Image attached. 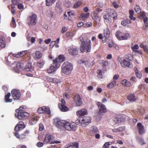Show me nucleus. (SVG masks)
<instances>
[{
	"mask_svg": "<svg viewBox=\"0 0 148 148\" xmlns=\"http://www.w3.org/2000/svg\"><path fill=\"white\" fill-rule=\"evenodd\" d=\"M81 44L80 50L82 53L84 52L87 53L90 52L91 50V41L89 39L85 40L84 39L81 40Z\"/></svg>",
	"mask_w": 148,
	"mask_h": 148,
	"instance_id": "nucleus-1",
	"label": "nucleus"
},
{
	"mask_svg": "<svg viewBox=\"0 0 148 148\" xmlns=\"http://www.w3.org/2000/svg\"><path fill=\"white\" fill-rule=\"evenodd\" d=\"M99 10V8L96 9V10L92 12L91 14L92 18L94 20V26L97 28H99L100 26V18L98 14L100 11Z\"/></svg>",
	"mask_w": 148,
	"mask_h": 148,
	"instance_id": "nucleus-2",
	"label": "nucleus"
},
{
	"mask_svg": "<svg viewBox=\"0 0 148 148\" xmlns=\"http://www.w3.org/2000/svg\"><path fill=\"white\" fill-rule=\"evenodd\" d=\"M73 69L72 64L67 61L64 63L62 66V72L67 75L71 73Z\"/></svg>",
	"mask_w": 148,
	"mask_h": 148,
	"instance_id": "nucleus-3",
	"label": "nucleus"
},
{
	"mask_svg": "<svg viewBox=\"0 0 148 148\" xmlns=\"http://www.w3.org/2000/svg\"><path fill=\"white\" fill-rule=\"evenodd\" d=\"M21 107L19 108L16 110V113L15 114V116L20 120L27 117L29 116V114L21 110Z\"/></svg>",
	"mask_w": 148,
	"mask_h": 148,
	"instance_id": "nucleus-4",
	"label": "nucleus"
},
{
	"mask_svg": "<svg viewBox=\"0 0 148 148\" xmlns=\"http://www.w3.org/2000/svg\"><path fill=\"white\" fill-rule=\"evenodd\" d=\"M76 123H70L69 122L65 121L64 125V129H65L66 130L69 131L73 130L75 131L77 130V127Z\"/></svg>",
	"mask_w": 148,
	"mask_h": 148,
	"instance_id": "nucleus-5",
	"label": "nucleus"
},
{
	"mask_svg": "<svg viewBox=\"0 0 148 148\" xmlns=\"http://www.w3.org/2000/svg\"><path fill=\"white\" fill-rule=\"evenodd\" d=\"M54 122L56 127L59 129L60 130H64L65 121L61 120L58 118H56L54 119Z\"/></svg>",
	"mask_w": 148,
	"mask_h": 148,
	"instance_id": "nucleus-6",
	"label": "nucleus"
},
{
	"mask_svg": "<svg viewBox=\"0 0 148 148\" xmlns=\"http://www.w3.org/2000/svg\"><path fill=\"white\" fill-rule=\"evenodd\" d=\"M91 118L89 116H84L81 117L79 120H77L75 121V122L77 124L79 125H82V123L86 124L89 123L91 122Z\"/></svg>",
	"mask_w": 148,
	"mask_h": 148,
	"instance_id": "nucleus-7",
	"label": "nucleus"
},
{
	"mask_svg": "<svg viewBox=\"0 0 148 148\" xmlns=\"http://www.w3.org/2000/svg\"><path fill=\"white\" fill-rule=\"evenodd\" d=\"M37 16L35 14H33L27 18V23L29 26L35 25L36 22Z\"/></svg>",
	"mask_w": 148,
	"mask_h": 148,
	"instance_id": "nucleus-8",
	"label": "nucleus"
},
{
	"mask_svg": "<svg viewBox=\"0 0 148 148\" xmlns=\"http://www.w3.org/2000/svg\"><path fill=\"white\" fill-rule=\"evenodd\" d=\"M97 105L98 108L99 114L103 115L104 113L107 112L106 108L105 105L99 102L97 103Z\"/></svg>",
	"mask_w": 148,
	"mask_h": 148,
	"instance_id": "nucleus-9",
	"label": "nucleus"
},
{
	"mask_svg": "<svg viewBox=\"0 0 148 148\" xmlns=\"http://www.w3.org/2000/svg\"><path fill=\"white\" fill-rule=\"evenodd\" d=\"M11 94L14 100L18 99L21 96L20 91L18 90L13 89L11 91Z\"/></svg>",
	"mask_w": 148,
	"mask_h": 148,
	"instance_id": "nucleus-10",
	"label": "nucleus"
},
{
	"mask_svg": "<svg viewBox=\"0 0 148 148\" xmlns=\"http://www.w3.org/2000/svg\"><path fill=\"white\" fill-rule=\"evenodd\" d=\"M14 65L16 66V67H15L14 66H13V69L16 72H17L18 71L20 70V69H22L23 67V63H18L16 61L14 62V63H12V66H13Z\"/></svg>",
	"mask_w": 148,
	"mask_h": 148,
	"instance_id": "nucleus-11",
	"label": "nucleus"
},
{
	"mask_svg": "<svg viewBox=\"0 0 148 148\" xmlns=\"http://www.w3.org/2000/svg\"><path fill=\"white\" fill-rule=\"evenodd\" d=\"M119 62L121 66L125 68L127 67L131 68L132 67V62L128 60H124L121 61H119Z\"/></svg>",
	"mask_w": 148,
	"mask_h": 148,
	"instance_id": "nucleus-12",
	"label": "nucleus"
},
{
	"mask_svg": "<svg viewBox=\"0 0 148 148\" xmlns=\"http://www.w3.org/2000/svg\"><path fill=\"white\" fill-rule=\"evenodd\" d=\"M74 100L76 103L77 105L78 106H81L82 103L81 101L82 98L79 95H76L73 97Z\"/></svg>",
	"mask_w": 148,
	"mask_h": 148,
	"instance_id": "nucleus-13",
	"label": "nucleus"
},
{
	"mask_svg": "<svg viewBox=\"0 0 148 148\" xmlns=\"http://www.w3.org/2000/svg\"><path fill=\"white\" fill-rule=\"evenodd\" d=\"M137 126L138 133L140 134H143L145 132L146 130L144 128V126L140 122L138 123Z\"/></svg>",
	"mask_w": 148,
	"mask_h": 148,
	"instance_id": "nucleus-14",
	"label": "nucleus"
},
{
	"mask_svg": "<svg viewBox=\"0 0 148 148\" xmlns=\"http://www.w3.org/2000/svg\"><path fill=\"white\" fill-rule=\"evenodd\" d=\"M45 78L48 82L55 84H58L61 82L60 79L56 78H53L48 76H46Z\"/></svg>",
	"mask_w": 148,
	"mask_h": 148,
	"instance_id": "nucleus-15",
	"label": "nucleus"
},
{
	"mask_svg": "<svg viewBox=\"0 0 148 148\" xmlns=\"http://www.w3.org/2000/svg\"><path fill=\"white\" fill-rule=\"evenodd\" d=\"M25 127V125L22 121H21L15 127V130L18 131L21 130Z\"/></svg>",
	"mask_w": 148,
	"mask_h": 148,
	"instance_id": "nucleus-16",
	"label": "nucleus"
},
{
	"mask_svg": "<svg viewBox=\"0 0 148 148\" xmlns=\"http://www.w3.org/2000/svg\"><path fill=\"white\" fill-rule=\"evenodd\" d=\"M98 131V129L97 127L92 126L90 128L88 133L90 136H93L95 134L97 133Z\"/></svg>",
	"mask_w": 148,
	"mask_h": 148,
	"instance_id": "nucleus-17",
	"label": "nucleus"
},
{
	"mask_svg": "<svg viewBox=\"0 0 148 148\" xmlns=\"http://www.w3.org/2000/svg\"><path fill=\"white\" fill-rule=\"evenodd\" d=\"M78 144L77 143L73 142L69 143L66 145L64 148H78Z\"/></svg>",
	"mask_w": 148,
	"mask_h": 148,
	"instance_id": "nucleus-18",
	"label": "nucleus"
},
{
	"mask_svg": "<svg viewBox=\"0 0 148 148\" xmlns=\"http://www.w3.org/2000/svg\"><path fill=\"white\" fill-rule=\"evenodd\" d=\"M87 111L85 109H82L77 112V114L78 116L79 117L82 116L86 114Z\"/></svg>",
	"mask_w": 148,
	"mask_h": 148,
	"instance_id": "nucleus-19",
	"label": "nucleus"
},
{
	"mask_svg": "<svg viewBox=\"0 0 148 148\" xmlns=\"http://www.w3.org/2000/svg\"><path fill=\"white\" fill-rule=\"evenodd\" d=\"M78 63L80 65H83L84 64L86 67H89L92 66V64L88 61H85L83 60H79L78 61Z\"/></svg>",
	"mask_w": 148,
	"mask_h": 148,
	"instance_id": "nucleus-20",
	"label": "nucleus"
},
{
	"mask_svg": "<svg viewBox=\"0 0 148 148\" xmlns=\"http://www.w3.org/2000/svg\"><path fill=\"white\" fill-rule=\"evenodd\" d=\"M26 53L25 51H22L15 54H13V56L16 58H19L24 56Z\"/></svg>",
	"mask_w": 148,
	"mask_h": 148,
	"instance_id": "nucleus-21",
	"label": "nucleus"
},
{
	"mask_svg": "<svg viewBox=\"0 0 148 148\" xmlns=\"http://www.w3.org/2000/svg\"><path fill=\"white\" fill-rule=\"evenodd\" d=\"M78 49L76 48H71L69 49V51L70 54L73 55H75L78 53Z\"/></svg>",
	"mask_w": 148,
	"mask_h": 148,
	"instance_id": "nucleus-22",
	"label": "nucleus"
},
{
	"mask_svg": "<svg viewBox=\"0 0 148 148\" xmlns=\"http://www.w3.org/2000/svg\"><path fill=\"white\" fill-rule=\"evenodd\" d=\"M104 36L106 39H108L109 38L110 35V31L108 28H107L104 29Z\"/></svg>",
	"mask_w": 148,
	"mask_h": 148,
	"instance_id": "nucleus-23",
	"label": "nucleus"
},
{
	"mask_svg": "<svg viewBox=\"0 0 148 148\" xmlns=\"http://www.w3.org/2000/svg\"><path fill=\"white\" fill-rule=\"evenodd\" d=\"M33 56L34 58L39 59L42 57V54L40 51H37L34 53L33 54Z\"/></svg>",
	"mask_w": 148,
	"mask_h": 148,
	"instance_id": "nucleus-24",
	"label": "nucleus"
},
{
	"mask_svg": "<svg viewBox=\"0 0 148 148\" xmlns=\"http://www.w3.org/2000/svg\"><path fill=\"white\" fill-rule=\"evenodd\" d=\"M38 119V117H36L35 116H33L31 119L29 120V123L32 125H33L36 123Z\"/></svg>",
	"mask_w": 148,
	"mask_h": 148,
	"instance_id": "nucleus-25",
	"label": "nucleus"
},
{
	"mask_svg": "<svg viewBox=\"0 0 148 148\" xmlns=\"http://www.w3.org/2000/svg\"><path fill=\"white\" fill-rule=\"evenodd\" d=\"M90 16V14L88 12L86 13H82L81 15L79 18L82 21L88 18Z\"/></svg>",
	"mask_w": 148,
	"mask_h": 148,
	"instance_id": "nucleus-26",
	"label": "nucleus"
},
{
	"mask_svg": "<svg viewBox=\"0 0 148 148\" xmlns=\"http://www.w3.org/2000/svg\"><path fill=\"white\" fill-rule=\"evenodd\" d=\"M116 80H113L107 85V87L109 89H112L116 86Z\"/></svg>",
	"mask_w": 148,
	"mask_h": 148,
	"instance_id": "nucleus-27",
	"label": "nucleus"
},
{
	"mask_svg": "<svg viewBox=\"0 0 148 148\" xmlns=\"http://www.w3.org/2000/svg\"><path fill=\"white\" fill-rule=\"evenodd\" d=\"M58 68V67L51 64V66L48 69L47 72L49 73H51L54 72Z\"/></svg>",
	"mask_w": 148,
	"mask_h": 148,
	"instance_id": "nucleus-28",
	"label": "nucleus"
},
{
	"mask_svg": "<svg viewBox=\"0 0 148 148\" xmlns=\"http://www.w3.org/2000/svg\"><path fill=\"white\" fill-rule=\"evenodd\" d=\"M58 107L61 111L62 112H66L68 110V108L63 104H59Z\"/></svg>",
	"mask_w": 148,
	"mask_h": 148,
	"instance_id": "nucleus-29",
	"label": "nucleus"
},
{
	"mask_svg": "<svg viewBox=\"0 0 148 148\" xmlns=\"http://www.w3.org/2000/svg\"><path fill=\"white\" fill-rule=\"evenodd\" d=\"M10 95V93L9 92L5 96L4 99L6 102H12V99L9 98Z\"/></svg>",
	"mask_w": 148,
	"mask_h": 148,
	"instance_id": "nucleus-30",
	"label": "nucleus"
},
{
	"mask_svg": "<svg viewBox=\"0 0 148 148\" xmlns=\"http://www.w3.org/2000/svg\"><path fill=\"white\" fill-rule=\"evenodd\" d=\"M45 63V61L44 60H41L37 62V65L39 67L42 68L43 66Z\"/></svg>",
	"mask_w": 148,
	"mask_h": 148,
	"instance_id": "nucleus-31",
	"label": "nucleus"
},
{
	"mask_svg": "<svg viewBox=\"0 0 148 148\" xmlns=\"http://www.w3.org/2000/svg\"><path fill=\"white\" fill-rule=\"evenodd\" d=\"M51 135L49 134H47L45 136V139L44 140V143H47L49 142L51 140Z\"/></svg>",
	"mask_w": 148,
	"mask_h": 148,
	"instance_id": "nucleus-32",
	"label": "nucleus"
},
{
	"mask_svg": "<svg viewBox=\"0 0 148 148\" xmlns=\"http://www.w3.org/2000/svg\"><path fill=\"white\" fill-rule=\"evenodd\" d=\"M121 84L124 86L127 87H129L131 85L130 82L127 81L126 79H124L121 82Z\"/></svg>",
	"mask_w": 148,
	"mask_h": 148,
	"instance_id": "nucleus-33",
	"label": "nucleus"
},
{
	"mask_svg": "<svg viewBox=\"0 0 148 148\" xmlns=\"http://www.w3.org/2000/svg\"><path fill=\"white\" fill-rule=\"evenodd\" d=\"M25 71H32L33 70L31 64H28V65L25 66L24 69Z\"/></svg>",
	"mask_w": 148,
	"mask_h": 148,
	"instance_id": "nucleus-34",
	"label": "nucleus"
},
{
	"mask_svg": "<svg viewBox=\"0 0 148 148\" xmlns=\"http://www.w3.org/2000/svg\"><path fill=\"white\" fill-rule=\"evenodd\" d=\"M127 99L130 101H134L136 100V98L134 94L129 95L127 97Z\"/></svg>",
	"mask_w": 148,
	"mask_h": 148,
	"instance_id": "nucleus-35",
	"label": "nucleus"
},
{
	"mask_svg": "<svg viewBox=\"0 0 148 148\" xmlns=\"http://www.w3.org/2000/svg\"><path fill=\"white\" fill-rule=\"evenodd\" d=\"M66 36L69 39H71L73 37L74 34L72 32H69L66 34Z\"/></svg>",
	"mask_w": 148,
	"mask_h": 148,
	"instance_id": "nucleus-36",
	"label": "nucleus"
},
{
	"mask_svg": "<svg viewBox=\"0 0 148 148\" xmlns=\"http://www.w3.org/2000/svg\"><path fill=\"white\" fill-rule=\"evenodd\" d=\"M42 107H44L45 108L43 110V113H46L48 114H50V111L49 107L43 106Z\"/></svg>",
	"mask_w": 148,
	"mask_h": 148,
	"instance_id": "nucleus-37",
	"label": "nucleus"
},
{
	"mask_svg": "<svg viewBox=\"0 0 148 148\" xmlns=\"http://www.w3.org/2000/svg\"><path fill=\"white\" fill-rule=\"evenodd\" d=\"M138 143L141 145H143L145 144L144 140L141 137L138 138H137Z\"/></svg>",
	"mask_w": 148,
	"mask_h": 148,
	"instance_id": "nucleus-38",
	"label": "nucleus"
},
{
	"mask_svg": "<svg viewBox=\"0 0 148 148\" xmlns=\"http://www.w3.org/2000/svg\"><path fill=\"white\" fill-rule=\"evenodd\" d=\"M123 35L121 32L119 31L116 32L115 35L119 40H121V36Z\"/></svg>",
	"mask_w": 148,
	"mask_h": 148,
	"instance_id": "nucleus-39",
	"label": "nucleus"
},
{
	"mask_svg": "<svg viewBox=\"0 0 148 148\" xmlns=\"http://www.w3.org/2000/svg\"><path fill=\"white\" fill-rule=\"evenodd\" d=\"M135 72L136 77L139 79H140L142 77V75L140 72L138 71V70L137 68L136 69Z\"/></svg>",
	"mask_w": 148,
	"mask_h": 148,
	"instance_id": "nucleus-40",
	"label": "nucleus"
},
{
	"mask_svg": "<svg viewBox=\"0 0 148 148\" xmlns=\"http://www.w3.org/2000/svg\"><path fill=\"white\" fill-rule=\"evenodd\" d=\"M47 14L48 16L51 18H53L55 16V14L50 10H48L47 11Z\"/></svg>",
	"mask_w": 148,
	"mask_h": 148,
	"instance_id": "nucleus-41",
	"label": "nucleus"
},
{
	"mask_svg": "<svg viewBox=\"0 0 148 148\" xmlns=\"http://www.w3.org/2000/svg\"><path fill=\"white\" fill-rule=\"evenodd\" d=\"M130 38V34L129 33H127L124 36H121V40H126Z\"/></svg>",
	"mask_w": 148,
	"mask_h": 148,
	"instance_id": "nucleus-42",
	"label": "nucleus"
},
{
	"mask_svg": "<svg viewBox=\"0 0 148 148\" xmlns=\"http://www.w3.org/2000/svg\"><path fill=\"white\" fill-rule=\"evenodd\" d=\"M56 0H46V5L47 6H49L52 5L53 3H54Z\"/></svg>",
	"mask_w": 148,
	"mask_h": 148,
	"instance_id": "nucleus-43",
	"label": "nucleus"
},
{
	"mask_svg": "<svg viewBox=\"0 0 148 148\" xmlns=\"http://www.w3.org/2000/svg\"><path fill=\"white\" fill-rule=\"evenodd\" d=\"M4 40V38H2L0 40V47L2 48H4L5 46V43Z\"/></svg>",
	"mask_w": 148,
	"mask_h": 148,
	"instance_id": "nucleus-44",
	"label": "nucleus"
},
{
	"mask_svg": "<svg viewBox=\"0 0 148 148\" xmlns=\"http://www.w3.org/2000/svg\"><path fill=\"white\" fill-rule=\"evenodd\" d=\"M135 11L138 14H139L141 12L140 8L138 5H136L134 8Z\"/></svg>",
	"mask_w": 148,
	"mask_h": 148,
	"instance_id": "nucleus-45",
	"label": "nucleus"
},
{
	"mask_svg": "<svg viewBox=\"0 0 148 148\" xmlns=\"http://www.w3.org/2000/svg\"><path fill=\"white\" fill-rule=\"evenodd\" d=\"M61 3L59 1L57 2L56 3V10H60L61 9V7H60Z\"/></svg>",
	"mask_w": 148,
	"mask_h": 148,
	"instance_id": "nucleus-46",
	"label": "nucleus"
},
{
	"mask_svg": "<svg viewBox=\"0 0 148 148\" xmlns=\"http://www.w3.org/2000/svg\"><path fill=\"white\" fill-rule=\"evenodd\" d=\"M58 58H56L55 59L53 60V63L51 64L52 65H54L55 66H57L58 67L59 66V65L58 66Z\"/></svg>",
	"mask_w": 148,
	"mask_h": 148,
	"instance_id": "nucleus-47",
	"label": "nucleus"
},
{
	"mask_svg": "<svg viewBox=\"0 0 148 148\" xmlns=\"http://www.w3.org/2000/svg\"><path fill=\"white\" fill-rule=\"evenodd\" d=\"M67 14L69 16L72 18L74 16V12L73 11H69L68 10L67 12Z\"/></svg>",
	"mask_w": 148,
	"mask_h": 148,
	"instance_id": "nucleus-48",
	"label": "nucleus"
},
{
	"mask_svg": "<svg viewBox=\"0 0 148 148\" xmlns=\"http://www.w3.org/2000/svg\"><path fill=\"white\" fill-rule=\"evenodd\" d=\"M11 26L13 27H15L16 26V23L14 17L12 18V22L11 24Z\"/></svg>",
	"mask_w": 148,
	"mask_h": 148,
	"instance_id": "nucleus-49",
	"label": "nucleus"
},
{
	"mask_svg": "<svg viewBox=\"0 0 148 148\" xmlns=\"http://www.w3.org/2000/svg\"><path fill=\"white\" fill-rule=\"evenodd\" d=\"M106 12L110 16L112 13L114 12V11L113 10L110 8L107 9L106 10Z\"/></svg>",
	"mask_w": 148,
	"mask_h": 148,
	"instance_id": "nucleus-50",
	"label": "nucleus"
},
{
	"mask_svg": "<svg viewBox=\"0 0 148 148\" xmlns=\"http://www.w3.org/2000/svg\"><path fill=\"white\" fill-rule=\"evenodd\" d=\"M110 16L113 18V19L114 20L115 19L117 18V14L116 12L114 11V12H113V13H112L110 15Z\"/></svg>",
	"mask_w": 148,
	"mask_h": 148,
	"instance_id": "nucleus-51",
	"label": "nucleus"
},
{
	"mask_svg": "<svg viewBox=\"0 0 148 148\" xmlns=\"http://www.w3.org/2000/svg\"><path fill=\"white\" fill-rule=\"evenodd\" d=\"M97 77H100L102 78V72L100 70L98 69L97 71Z\"/></svg>",
	"mask_w": 148,
	"mask_h": 148,
	"instance_id": "nucleus-52",
	"label": "nucleus"
},
{
	"mask_svg": "<svg viewBox=\"0 0 148 148\" xmlns=\"http://www.w3.org/2000/svg\"><path fill=\"white\" fill-rule=\"evenodd\" d=\"M58 59L59 60L60 62H62L64 60V57L63 55H60L59 56L58 58Z\"/></svg>",
	"mask_w": 148,
	"mask_h": 148,
	"instance_id": "nucleus-53",
	"label": "nucleus"
},
{
	"mask_svg": "<svg viewBox=\"0 0 148 148\" xmlns=\"http://www.w3.org/2000/svg\"><path fill=\"white\" fill-rule=\"evenodd\" d=\"M92 24L91 22H88L84 25V27H86L90 26Z\"/></svg>",
	"mask_w": 148,
	"mask_h": 148,
	"instance_id": "nucleus-54",
	"label": "nucleus"
},
{
	"mask_svg": "<svg viewBox=\"0 0 148 148\" xmlns=\"http://www.w3.org/2000/svg\"><path fill=\"white\" fill-rule=\"evenodd\" d=\"M81 4V3L80 2H77L74 4V8H76L79 7Z\"/></svg>",
	"mask_w": 148,
	"mask_h": 148,
	"instance_id": "nucleus-55",
	"label": "nucleus"
},
{
	"mask_svg": "<svg viewBox=\"0 0 148 148\" xmlns=\"http://www.w3.org/2000/svg\"><path fill=\"white\" fill-rule=\"evenodd\" d=\"M45 108L42 107V108H39L38 110V112L39 113H43V109H45Z\"/></svg>",
	"mask_w": 148,
	"mask_h": 148,
	"instance_id": "nucleus-56",
	"label": "nucleus"
},
{
	"mask_svg": "<svg viewBox=\"0 0 148 148\" xmlns=\"http://www.w3.org/2000/svg\"><path fill=\"white\" fill-rule=\"evenodd\" d=\"M43 143L42 142H39L36 144L37 146L39 147H42L43 146Z\"/></svg>",
	"mask_w": 148,
	"mask_h": 148,
	"instance_id": "nucleus-57",
	"label": "nucleus"
},
{
	"mask_svg": "<svg viewBox=\"0 0 148 148\" xmlns=\"http://www.w3.org/2000/svg\"><path fill=\"white\" fill-rule=\"evenodd\" d=\"M18 8L19 9L21 10L23 9L24 6L22 3H20L18 4Z\"/></svg>",
	"mask_w": 148,
	"mask_h": 148,
	"instance_id": "nucleus-58",
	"label": "nucleus"
},
{
	"mask_svg": "<svg viewBox=\"0 0 148 148\" xmlns=\"http://www.w3.org/2000/svg\"><path fill=\"white\" fill-rule=\"evenodd\" d=\"M146 16L145 13H142L139 16V18L140 19H143Z\"/></svg>",
	"mask_w": 148,
	"mask_h": 148,
	"instance_id": "nucleus-59",
	"label": "nucleus"
},
{
	"mask_svg": "<svg viewBox=\"0 0 148 148\" xmlns=\"http://www.w3.org/2000/svg\"><path fill=\"white\" fill-rule=\"evenodd\" d=\"M116 123L121 122L122 121V119L120 118L115 119L114 120Z\"/></svg>",
	"mask_w": 148,
	"mask_h": 148,
	"instance_id": "nucleus-60",
	"label": "nucleus"
},
{
	"mask_svg": "<svg viewBox=\"0 0 148 148\" xmlns=\"http://www.w3.org/2000/svg\"><path fill=\"white\" fill-rule=\"evenodd\" d=\"M138 48V46L137 44H135L133 47H132V49L134 51H135V49H137Z\"/></svg>",
	"mask_w": 148,
	"mask_h": 148,
	"instance_id": "nucleus-61",
	"label": "nucleus"
},
{
	"mask_svg": "<svg viewBox=\"0 0 148 148\" xmlns=\"http://www.w3.org/2000/svg\"><path fill=\"white\" fill-rule=\"evenodd\" d=\"M109 146V143H106L103 146V148H108Z\"/></svg>",
	"mask_w": 148,
	"mask_h": 148,
	"instance_id": "nucleus-62",
	"label": "nucleus"
},
{
	"mask_svg": "<svg viewBox=\"0 0 148 148\" xmlns=\"http://www.w3.org/2000/svg\"><path fill=\"white\" fill-rule=\"evenodd\" d=\"M44 128V126L42 124H40L39 125V130L42 131Z\"/></svg>",
	"mask_w": 148,
	"mask_h": 148,
	"instance_id": "nucleus-63",
	"label": "nucleus"
},
{
	"mask_svg": "<svg viewBox=\"0 0 148 148\" xmlns=\"http://www.w3.org/2000/svg\"><path fill=\"white\" fill-rule=\"evenodd\" d=\"M112 5H113L114 7L116 8H118L119 7V5L116 2H114L112 3Z\"/></svg>",
	"mask_w": 148,
	"mask_h": 148,
	"instance_id": "nucleus-64",
	"label": "nucleus"
}]
</instances>
